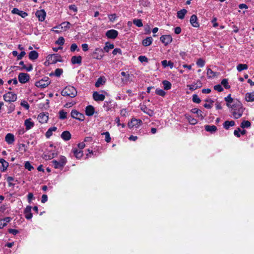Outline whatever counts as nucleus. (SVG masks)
<instances>
[{
    "label": "nucleus",
    "instance_id": "obj_49",
    "mask_svg": "<svg viewBox=\"0 0 254 254\" xmlns=\"http://www.w3.org/2000/svg\"><path fill=\"white\" fill-rule=\"evenodd\" d=\"M24 167L25 169H27L28 171H31L33 169V167L31 165L29 162L26 161L25 163Z\"/></svg>",
    "mask_w": 254,
    "mask_h": 254
},
{
    "label": "nucleus",
    "instance_id": "obj_43",
    "mask_svg": "<svg viewBox=\"0 0 254 254\" xmlns=\"http://www.w3.org/2000/svg\"><path fill=\"white\" fill-rule=\"evenodd\" d=\"M103 135H105V141L107 142H110L111 140V138L110 137V133L109 132L106 131L105 132H103L101 134Z\"/></svg>",
    "mask_w": 254,
    "mask_h": 254
},
{
    "label": "nucleus",
    "instance_id": "obj_54",
    "mask_svg": "<svg viewBox=\"0 0 254 254\" xmlns=\"http://www.w3.org/2000/svg\"><path fill=\"white\" fill-rule=\"evenodd\" d=\"M71 24L69 22H64L61 24L62 28L69 29Z\"/></svg>",
    "mask_w": 254,
    "mask_h": 254
},
{
    "label": "nucleus",
    "instance_id": "obj_20",
    "mask_svg": "<svg viewBox=\"0 0 254 254\" xmlns=\"http://www.w3.org/2000/svg\"><path fill=\"white\" fill-rule=\"evenodd\" d=\"M94 111H95L94 108L91 105H89V106H87L86 108V110H85L86 115L88 116H92L94 113Z\"/></svg>",
    "mask_w": 254,
    "mask_h": 254
},
{
    "label": "nucleus",
    "instance_id": "obj_59",
    "mask_svg": "<svg viewBox=\"0 0 254 254\" xmlns=\"http://www.w3.org/2000/svg\"><path fill=\"white\" fill-rule=\"evenodd\" d=\"M69 9L75 12H76L77 11V8L74 4H71L69 6Z\"/></svg>",
    "mask_w": 254,
    "mask_h": 254
},
{
    "label": "nucleus",
    "instance_id": "obj_8",
    "mask_svg": "<svg viewBox=\"0 0 254 254\" xmlns=\"http://www.w3.org/2000/svg\"><path fill=\"white\" fill-rule=\"evenodd\" d=\"M18 80L21 83H25L29 79V76L27 73H20L18 76Z\"/></svg>",
    "mask_w": 254,
    "mask_h": 254
},
{
    "label": "nucleus",
    "instance_id": "obj_45",
    "mask_svg": "<svg viewBox=\"0 0 254 254\" xmlns=\"http://www.w3.org/2000/svg\"><path fill=\"white\" fill-rule=\"evenodd\" d=\"M61 166L63 167L66 163V159L64 156H62L59 161Z\"/></svg>",
    "mask_w": 254,
    "mask_h": 254
},
{
    "label": "nucleus",
    "instance_id": "obj_38",
    "mask_svg": "<svg viewBox=\"0 0 254 254\" xmlns=\"http://www.w3.org/2000/svg\"><path fill=\"white\" fill-rule=\"evenodd\" d=\"M191 112L194 114H196L198 116V117H201V119H203V116L202 114V111L197 108H194L191 110Z\"/></svg>",
    "mask_w": 254,
    "mask_h": 254
},
{
    "label": "nucleus",
    "instance_id": "obj_13",
    "mask_svg": "<svg viewBox=\"0 0 254 254\" xmlns=\"http://www.w3.org/2000/svg\"><path fill=\"white\" fill-rule=\"evenodd\" d=\"M37 119L40 123L42 124L46 123L48 120V116L44 113H42L38 115Z\"/></svg>",
    "mask_w": 254,
    "mask_h": 254
},
{
    "label": "nucleus",
    "instance_id": "obj_44",
    "mask_svg": "<svg viewBox=\"0 0 254 254\" xmlns=\"http://www.w3.org/2000/svg\"><path fill=\"white\" fill-rule=\"evenodd\" d=\"M196 64L199 67H203L205 64V61L203 59L200 58L197 60L196 62Z\"/></svg>",
    "mask_w": 254,
    "mask_h": 254
},
{
    "label": "nucleus",
    "instance_id": "obj_32",
    "mask_svg": "<svg viewBox=\"0 0 254 254\" xmlns=\"http://www.w3.org/2000/svg\"><path fill=\"white\" fill-rule=\"evenodd\" d=\"M51 59L52 63H57V62H60L61 56L57 54H53L51 55Z\"/></svg>",
    "mask_w": 254,
    "mask_h": 254
},
{
    "label": "nucleus",
    "instance_id": "obj_58",
    "mask_svg": "<svg viewBox=\"0 0 254 254\" xmlns=\"http://www.w3.org/2000/svg\"><path fill=\"white\" fill-rule=\"evenodd\" d=\"M108 16H109V18L110 20L112 22L114 21L117 18L116 14H110V15H109Z\"/></svg>",
    "mask_w": 254,
    "mask_h": 254
},
{
    "label": "nucleus",
    "instance_id": "obj_57",
    "mask_svg": "<svg viewBox=\"0 0 254 254\" xmlns=\"http://www.w3.org/2000/svg\"><path fill=\"white\" fill-rule=\"evenodd\" d=\"M112 54L114 55H116L117 54H122V51L119 48H116L112 52Z\"/></svg>",
    "mask_w": 254,
    "mask_h": 254
},
{
    "label": "nucleus",
    "instance_id": "obj_7",
    "mask_svg": "<svg viewBox=\"0 0 254 254\" xmlns=\"http://www.w3.org/2000/svg\"><path fill=\"white\" fill-rule=\"evenodd\" d=\"M160 41L164 44L165 46H167L172 42V37L170 35H162L160 37Z\"/></svg>",
    "mask_w": 254,
    "mask_h": 254
},
{
    "label": "nucleus",
    "instance_id": "obj_50",
    "mask_svg": "<svg viewBox=\"0 0 254 254\" xmlns=\"http://www.w3.org/2000/svg\"><path fill=\"white\" fill-rule=\"evenodd\" d=\"M221 84L226 89H229L230 86L228 85V80L227 79H223L221 81Z\"/></svg>",
    "mask_w": 254,
    "mask_h": 254
},
{
    "label": "nucleus",
    "instance_id": "obj_12",
    "mask_svg": "<svg viewBox=\"0 0 254 254\" xmlns=\"http://www.w3.org/2000/svg\"><path fill=\"white\" fill-rule=\"evenodd\" d=\"M46 14V12L44 9L38 10L35 13V15L38 17L39 20L41 21H43L45 20Z\"/></svg>",
    "mask_w": 254,
    "mask_h": 254
},
{
    "label": "nucleus",
    "instance_id": "obj_37",
    "mask_svg": "<svg viewBox=\"0 0 254 254\" xmlns=\"http://www.w3.org/2000/svg\"><path fill=\"white\" fill-rule=\"evenodd\" d=\"M105 80L102 77H100L98 79L97 81L95 83V86L97 87H100L101 85H103L105 83Z\"/></svg>",
    "mask_w": 254,
    "mask_h": 254
},
{
    "label": "nucleus",
    "instance_id": "obj_31",
    "mask_svg": "<svg viewBox=\"0 0 254 254\" xmlns=\"http://www.w3.org/2000/svg\"><path fill=\"white\" fill-rule=\"evenodd\" d=\"M114 45L113 44H110L109 42H106L105 44V46L104 47L103 50L106 52H109V51L114 49Z\"/></svg>",
    "mask_w": 254,
    "mask_h": 254
},
{
    "label": "nucleus",
    "instance_id": "obj_2",
    "mask_svg": "<svg viewBox=\"0 0 254 254\" xmlns=\"http://www.w3.org/2000/svg\"><path fill=\"white\" fill-rule=\"evenodd\" d=\"M61 94L64 96H69L73 98L76 96L77 91L73 86H68L62 90Z\"/></svg>",
    "mask_w": 254,
    "mask_h": 254
},
{
    "label": "nucleus",
    "instance_id": "obj_16",
    "mask_svg": "<svg viewBox=\"0 0 254 254\" xmlns=\"http://www.w3.org/2000/svg\"><path fill=\"white\" fill-rule=\"evenodd\" d=\"M34 124L31 119H26L24 121V126L26 130H29L34 127Z\"/></svg>",
    "mask_w": 254,
    "mask_h": 254
},
{
    "label": "nucleus",
    "instance_id": "obj_47",
    "mask_svg": "<svg viewBox=\"0 0 254 254\" xmlns=\"http://www.w3.org/2000/svg\"><path fill=\"white\" fill-rule=\"evenodd\" d=\"M155 93L156 94L162 97L164 96L166 94V92L164 90L160 89H156L155 90Z\"/></svg>",
    "mask_w": 254,
    "mask_h": 254
},
{
    "label": "nucleus",
    "instance_id": "obj_56",
    "mask_svg": "<svg viewBox=\"0 0 254 254\" xmlns=\"http://www.w3.org/2000/svg\"><path fill=\"white\" fill-rule=\"evenodd\" d=\"M214 89L215 90L218 91V92H222L223 91V88L222 86H221V85H220V84H218V85H215L214 86Z\"/></svg>",
    "mask_w": 254,
    "mask_h": 254
},
{
    "label": "nucleus",
    "instance_id": "obj_9",
    "mask_svg": "<svg viewBox=\"0 0 254 254\" xmlns=\"http://www.w3.org/2000/svg\"><path fill=\"white\" fill-rule=\"evenodd\" d=\"M118 35V32L114 29H111L107 31L106 36L110 39H115Z\"/></svg>",
    "mask_w": 254,
    "mask_h": 254
},
{
    "label": "nucleus",
    "instance_id": "obj_40",
    "mask_svg": "<svg viewBox=\"0 0 254 254\" xmlns=\"http://www.w3.org/2000/svg\"><path fill=\"white\" fill-rule=\"evenodd\" d=\"M133 23L134 25L138 27H141L143 26L141 20L138 19H134L133 20Z\"/></svg>",
    "mask_w": 254,
    "mask_h": 254
},
{
    "label": "nucleus",
    "instance_id": "obj_3",
    "mask_svg": "<svg viewBox=\"0 0 254 254\" xmlns=\"http://www.w3.org/2000/svg\"><path fill=\"white\" fill-rule=\"evenodd\" d=\"M50 83V81L48 77H45L35 83V85L38 87L44 88L48 86Z\"/></svg>",
    "mask_w": 254,
    "mask_h": 254
},
{
    "label": "nucleus",
    "instance_id": "obj_14",
    "mask_svg": "<svg viewBox=\"0 0 254 254\" xmlns=\"http://www.w3.org/2000/svg\"><path fill=\"white\" fill-rule=\"evenodd\" d=\"M31 206H27L24 211V213L25 214V217L27 219H31L33 216V215L31 213Z\"/></svg>",
    "mask_w": 254,
    "mask_h": 254
},
{
    "label": "nucleus",
    "instance_id": "obj_33",
    "mask_svg": "<svg viewBox=\"0 0 254 254\" xmlns=\"http://www.w3.org/2000/svg\"><path fill=\"white\" fill-rule=\"evenodd\" d=\"M57 128L55 127H50L48 129L47 131L46 132V136L47 138H49L52 136L53 131H55Z\"/></svg>",
    "mask_w": 254,
    "mask_h": 254
},
{
    "label": "nucleus",
    "instance_id": "obj_51",
    "mask_svg": "<svg viewBox=\"0 0 254 254\" xmlns=\"http://www.w3.org/2000/svg\"><path fill=\"white\" fill-rule=\"evenodd\" d=\"M192 101L196 103H199L201 100L197 95L194 94L192 96Z\"/></svg>",
    "mask_w": 254,
    "mask_h": 254
},
{
    "label": "nucleus",
    "instance_id": "obj_24",
    "mask_svg": "<svg viewBox=\"0 0 254 254\" xmlns=\"http://www.w3.org/2000/svg\"><path fill=\"white\" fill-rule=\"evenodd\" d=\"M202 86V83L200 81H197L196 83H193L189 85V88L190 90H194L197 88H200Z\"/></svg>",
    "mask_w": 254,
    "mask_h": 254
},
{
    "label": "nucleus",
    "instance_id": "obj_63",
    "mask_svg": "<svg viewBox=\"0 0 254 254\" xmlns=\"http://www.w3.org/2000/svg\"><path fill=\"white\" fill-rule=\"evenodd\" d=\"M8 232L9 233L12 234L13 235H16L18 233V230L13 229H9L8 230Z\"/></svg>",
    "mask_w": 254,
    "mask_h": 254
},
{
    "label": "nucleus",
    "instance_id": "obj_6",
    "mask_svg": "<svg viewBox=\"0 0 254 254\" xmlns=\"http://www.w3.org/2000/svg\"><path fill=\"white\" fill-rule=\"evenodd\" d=\"M71 116L72 118L78 120L79 121H83L84 116L83 114L79 113L75 110H73L71 112Z\"/></svg>",
    "mask_w": 254,
    "mask_h": 254
},
{
    "label": "nucleus",
    "instance_id": "obj_34",
    "mask_svg": "<svg viewBox=\"0 0 254 254\" xmlns=\"http://www.w3.org/2000/svg\"><path fill=\"white\" fill-rule=\"evenodd\" d=\"M248 68V66L246 64H240L237 66V69L238 71L241 72L243 70H246Z\"/></svg>",
    "mask_w": 254,
    "mask_h": 254
},
{
    "label": "nucleus",
    "instance_id": "obj_23",
    "mask_svg": "<svg viewBox=\"0 0 254 254\" xmlns=\"http://www.w3.org/2000/svg\"><path fill=\"white\" fill-rule=\"evenodd\" d=\"M61 137L65 141L69 140L71 138V134L68 131H64L61 134Z\"/></svg>",
    "mask_w": 254,
    "mask_h": 254
},
{
    "label": "nucleus",
    "instance_id": "obj_1",
    "mask_svg": "<svg viewBox=\"0 0 254 254\" xmlns=\"http://www.w3.org/2000/svg\"><path fill=\"white\" fill-rule=\"evenodd\" d=\"M229 109L234 118L238 119L242 117L245 108L239 101L236 100L232 104V107L229 108Z\"/></svg>",
    "mask_w": 254,
    "mask_h": 254
},
{
    "label": "nucleus",
    "instance_id": "obj_25",
    "mask_svg": "<svg viewBox=\"0 0 254 254\" xmlns=\"http://www.w3.org/2000/svg\"><path fill=\"white\" fill-rule=\"evenodd\" d=\"M235 125V123L233 121H226L223 124V127L226 129H229L230 127H233Z\"/></svg>",
    "mask_w": 254,
    "mask_h": 254
},
{
    "label": "nucleus",
    "instance_id": "obj_17",
    "mask_svg": "<svg viewBox=\"0 0 254 254\" xmlns=\"http://www.w3.org/2000/svg\"><path fill=\"white\" fill-rule=\"evenodd\" d=\"M225 100L226 101L227 103V106L230 108L232 106V104L234 103V102L236 101L234 100L231 96V94L228 95V96L225 98Z\"/></svg>",
    "mask_w": 254,
    "mask_h": 254
},
{
    "label": "nucleus",
    "instance_id": "obj_28",
    "mask_svg": "<svg viewBox=\"0 0 254 254\" xmlns=\"http://www.w3.org/2000/svg\"><path fill=\"white\" fill-rule=\"evenodd\" d=\"M246 100L248 102L254 101V91L246 94Z\"/></svg>",
    "mask_w": 254,
    "mask_h": 254
},
{
    "label": "nucleus",
    "instance_id": "obj_39",
    "mask_svg": "<svg viewBox=\"0 0 254 254\" xmlns=\"http://www.w3.org/2000/svg\"><path fill=\"white\" fill-rule=\"evenodd\" d=\"M0 163L2 165L3 168V171H4L7 169L8 166V163L6 161H5L4 159L2 158L0 159Z\"/></svg>",
    "mask_w": 254,
    "mask_h": 254
},
{
    "label": "nucleus",
    "instance_id": "obj_19",
    "mask_svg": "<svg viewBox=\"0 0 254 254\" xmlns=\"http://www.w3.org/2000/svg\"><path fill=\"white\" fill-rule=\"evenodd\" d=\"M205 129L208 132L213 133L217 130V128L214 125H206L205 126Z\"/></svg>",
    "mask_w": 254,
    "mask_h": 254
},
{
    "label": "nucleus",
    "instance_id": "obj_41",
    "mask_svg": "<svg viewBox=\"0 0 254 254\" xmlns=\"http://www.w3.org/2000/svg\"><path fill=\"white\" fill-rule=\"evenodd\" d=\"M53 165L56 169H62L63 167L60 164L59 162L57 160H53L52 161Z\"/></svg>",
    "mask_w": 254,
    "mask_h": 254
},
{
    "label": "nucleus",
    "instance_id": "obj_22",
    "mask_svg": "<svg viewBox=\"0 0 254 254\" xmlns=\"http://www.w3.org/2000/svg\"><path fill=\"white\" fill-rule=\"evenodd\" d=\"M82 57L80 56H73L71 61L72 64H80L81 63Z\"/></svg>",
    "mask_w": 254,
    "mask_h": 254
},
{
    "label": "nucleus",
    "instance_id": "obj_29",
    "mask_svg": "<svg viewBox=\"0 0 254 254\" xmlns=\"http://www.w3.org/2000/svg\"><path fill=\"white\" fill-rule=\"evenodd\" d=\"M38 57V53L35 51H31L29 53V58L31 60H35Z\"/></svg>",
    "mask_w": 254,
    "mask_h": 254
},
{
    "label": "nucleus",
    "instance_id": "obj_36",
    "mask_svg": "<svg viewBox=\"0 0 254 254\" xmlns=\"http://www.w3.org/2000/svg\"><path fill=\"white\" fill-rule=\"evenodd\" d=\"M207 75L208 78H213L217 76V73L212 71L210 68H208L207 71Z\"/></svg>",
    "mask_w": 254,
    "mask_h": 254
},
{
    "label": "nucleus",
    "instance_id": "obj_55",
    "mask_svg": "<svg viewBox=\"0 0 254 254\" xmlns=\"http://www.w3.org/2000/svg\"><path fill=\"white\" fill-rule=\"evenodd\" d=\"M63 73V69L61 68H57L55 71V75L56 76H60Z\"/></svg>",
    "mask_w": 254,
    "mask_h": 254
},
{
    "label": "nucleus",
    "instance_id": "obj_18",
    "mask_svg": "<svg viewBox=\"0 0 254 254\" xmlns=\"http://www.w3.org/2000/svg\"><path fill=\"white\" fill-rule=\"evenodd\" d=\"M5 141L9 144H11L14 141V136L13 134L8 133L5 137Z\"/></svg>",
    "mask_w": 254,
    "mask_h": 254
},
{
    "label": "nucleus",
    "instance_id": "obj_10",
    "mask_svg": "<svg viewBox=\"0 0 254 254\" xmlns=\"http://www.w3.org/2000/svg\"><path fill=\"white\" fill-rule=\"evenodd\" d=\"M103 49L96 48L93 53V57L96 59H101L103 57Z\"/></svg>",
    "mask_w": 254,
    "mask_h": 254
},
{
    "label": "nucleus",
    "instance_id": "obj_62",
    "mask_svg": "<svg viewBox=\"0 0 254 254\" xmlns=\"http://www.w3.org/2000/svg\"><path fill=\"white\" fill-rule=\"evenodd\" d=\"M77 45L76 44H72L70 47V51L72 52H74L77 49Z\"/></svg>",
    "mask_w": 254,
    "mask_h": 254
},
{
    "label": "nucleus",
    "instance_id": "obj_60",
    "mask_svg": "<svg viewBox=\"0 0 254 254\" xmlns=\"http://www.w3.org/2000/svg\"><path fill=\"white\" fill-rule=\"evenodd\" d=\"M21 105L25 108L26 110H28L29 108V104L26 101H23L21 103Z\"/></svg>",
    "mask_w": 254,
    "mask_h": 254
},
{
    "label": "nucleus",
    "instance_id": "obj_35",
    "mask_svg": "<svg viewBox=\"0 0 254 254\" xmlns=\"http://www.w3.org/2000/svg\"><path fill=\"white\" fill-rule=\"evenodd\" d=\"M162 84L163 85V88L165 90H167L171 89L172 84L169 81L167 80H163L162 81Z\"/></svg>",
    "mask_w": 254,
    "mask_h": 254
},
{
    "label": "nucleus",
    "instance_id": "obj_48",
    "mask_svg": "<svg viewBox=\"0 0 254 254\" xmlns=\"http://www.w3.org/2000/svg\"><path fill=\"white\" fill-rule=\"evenodd\" d=\"M188 120L189 122L191 125H195L197 123V120L191 116H189Z\"/></svg>",
    "mask_w": 254,
    "mask_h": 254
},
{
    "label": "nucleus",
    "instance_id": "obj_21",
    "mask_svg": "<svg viewBox=\"0 0 254 254\" xmlns=\"http://www.w3.org/2000/svg\"><path fill=\"white\" fill-rule=\"evenodd\" d=\"M72 152L77 159H80L83 155V151L81 150H78L77 148H73Z\"/></svg>",
    "mask_w": 254,
    "mask_h": 254
},
{
    "label": "nucleus",
    "instance_id": "obj_52",
    "mask_svg": "<svg viewBox=\"0 0 254 254\" xmlns=\"http://www.w3.org/2000/svg\"><path fill=\"white\" fill-rule=\"evenodd\" d=\"M64 39L63 37H60L56 42V44L60 45H63L64 44Z\"/></svg>",
    "mask_w": 254,
    "mask_h": 254
},
{
    "label": "nucleus",
    "instance_id": "obj_11",
    "mask_svg": "<svg viewBox=\"0 0 254 254\" xmlns=\"http://www.w3.org/2000/svg\"><path fill=\"white\" fill-rule=\"evenodd\" d=\"M93 98L94 100L97 102L103 101L105 98V96L103 94H100L99 92L96 91L93 94Z\"/></svg>",
    "mask_w": 254,
    "mask_h": 254
},
{
    "label": "nucleus",
    "instance_id": "obj_61",
    "mask_svg": "<svg viewBox=\"0 0 254 254\" xmlns=\"http://www.w3.org/2000/svg\"><path fill=\"white\" fill-rule=\"evenodd\" d=\"M27 13L23 11L20 10L18 13V15L20 16L22 18H25L27 16Z\"/></svg>",
    "mask_w": 254,
    "mask_h": 254
},
{
    "label": "nucleus",
    "instance_id": "obj_4",
    "mask_svg": "<svg viewBox=\"0 0 254 254\" xmlns=\"http://www.w3.org/2000/svg\"><path fill=\"white\" fill-rule=\"evenodd\" d=\"M3 99L6 102H14L17 99V96L15 94L8 92L3 95Z\"/></svg>",
    "mask_w": 254,
    "mask_h": 254
},
{
    "label": "nucleus",
    "instance_id": "obj_27",
    "mask_svg": "<svg viewBox=\"0 0 254 254\" xmlns=\"http://www.w3.org/2000/svg\"><path fill=\"white\" fill-rule=\"evenodd\" d=\"M153 41V39L151 37H148L144 39L142 41V45L145 46L150 45Z\"/></svg>",
    "mask_w": 254,
    "mask_h": 254
},
{
    "label": "nucleus",
    "instance_id": "obj_53",
    "mask_svg": "<svg viewBox=\"0 0 254 254\" xmlns=\"http://www.w3.org/2000/svg\"><path fill=\"white\" fill-rule=\"evenodd\" d=\"M138 59L141 63L148 62V59L144 56H140L138 57Z\"/></svg>",
    "mask_w": 254,
    "mask_h": 254
},
{
    "label": "nucleus",
    "instance_id": "obj_15",
    "mask_svg": "<svg viewBox=\"0 0 254 254\" xmlns=\"http://www.w3.org/2000/svg\"><path fill=\"white\" fill-rule=\"evenodd\" d=\"M190 23L194 27L197 28L199 26V24L197 21V17L196 15L194 14L191 16L190 18Z\"/></svg>",
    "mask_w": 254,
    "mask_h": 254
},
{
    "label": "nucleus",
    "instance_id": "obj_26",
    "mask_svg": "<svg viewBox=\"0 0 254 254\" xmlns=\"http://www.w3.org/2000/svg\"><path fill=\"white\" fill-rule=\"evenodd\" d=\"M141 110L146 114L148 115L149 116H152L154 114V112L153 110L148 109L146 106H142L141 108Z\"/></svg>",
    "mask_w": 254,
    "mask_h": 254
},
{
    "label": "nucleus",
    "instance_id": "obj_30",
    "mask_svg": "<svg viewBox=\"0 0 254 254\" xmlns=\"http://www.w3.org/2000/svg\"><path fill=\"white\" fill-rule=\"evenodd\" d=\"M187 13V10L185 9H183L177 12V17L179 19H183Z\"/></svg>",
    "mask_w": 254,
    "mask_h": 254
},
{
    "label": "nucleus",
    "instance_id": "obj_46",
    "mask_svg": "<svg viewBox=\"0 0 254 254\" xmlns=\"http://www.w3.org/2000/svg\"><path fill=\"white\" fill-rule=\"evenodd\" d=\"M67 113L64 110H61L59 112L60 118L64 120L66 118Z\"/></svg>",
    "mask_w": 254,
    "mask_h": 254
},
{
    "label": "nucleus",
    "instance_id": "obj_5",
    "mask_svg": "<svg viewBox=\"0 0 254 254\" xmlns=\"http://www.w3.org/2000/svg\"><path fill=\"white\" fill-rule=\"evenodd\" d=\"M142 121L139 119H132L128 123V127L129 128H132L135 127L136 128L138 127L141 124Z\"/></svg>",
    "mask_w": 254,
    "mask_h": 254
},
{
    "label": "nucleus",
    "instance_id": "obj_42",
    "mask_svg": "<svg viewBox=\"0 0 254 254\" xmlns=\"http://www.w3.org/2000/svg\"><path fill=\"white\" fill-rule=\"evenodd\" d=\"M251 123L249 121H244L242 122L241 127L242 128L249 127L251 126Z\"/></svg>",
    "mask_w": 254,
    "mask_h": 254
},
{
    "label": "nucleus",
    "instance_id": "obj_64",
    "mask_svg": "<svg viewBox=\"0 0 254 254\" xmlns=\"http://www.w3.org/2000/svg\"><path fill=\"white\" fill-rule=\"evenodd\" d=\"M26 53L24 51H22L17 57L18 60H21L25 55Z\"/></svg>",
    "mask_w": 254,
    "mask_h": 254
}]
</instances>
